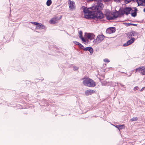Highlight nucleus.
Here are the masks:
<instances>
[{"label":"nucleus","instance_id":"obj_18","mask_svg":"<svg viewBox=\"0 0 145 145\" xmlns=\"http://www.w3.org/2000/svg\"><path fill=\"white\" fill-rule=\"evenodd\" d=\"M131 39L128 40L127 42L129 45L133 43L135 41V39L134 38H132Z\"/></svg>","mask_w":145,"mask_h":145},{"label":"nucleus","instance_id":"obj_21","mask_svg":"<svg viewBox=\"0 0 145 145\" xmlns=\"http://www.w3.org/2000/svg\"><path fill=\"white\" fill-rule=\"evenodd\" d=\"M52 3L51 0H48L46 3V5L48 6H50Z\"/></svg>","mask_w":145,"mask_h":145},{"label":"nucleus","instance_id":"obj_11","mask_svg":"<svg viewBox=\"0 0 145 145\" xmlns=\"http://www.w3.org/2000/svg\"><path fill=\"white\" fill-rule=\"evenodd\" d=\"M85 36L86 37L89 39L90 40H91L93 39L95 36L93 33H85Z\"/></svg>","mask_w":145,"mask_h":145},{"label":"nucleus","instance_id":"obj_27","mask_svg":"<svg viewBox=\"0 0 145 145\" xmlns=\"http://www.w3.org/2000/svg\"><path fill=\"white\" fill-rule=\"evenodd\" d=\"M104 62H105L109 63L110 62V61L108 59L106 58L103 60Z\"/></svg>","mask_w":145,"mask_h":145},{"label":"nucleus","instance_id":"obj_6","mask_svg":"<svg viewBox=\"0 0 145 145\" xmlns=\"http://www.w3.org/2000/svg\"><path fill=\"white\" fill-rule=\"evenodd\" d=\"M132 9L131 8L126 7L124 8L123 11L121 12L120 14L122 15L125 14L126 15H128V14H130V12L132 11Z\"/></svg>","mask_w":145,"mask_h":145},{"label":"nucleus","instance_id":"obj_40","mask_svg":"<svg viewBox=\"0 0 145 145\" xmlns=\"http://www.w3.org/2000/svg\"><path fill=\"white\" fill-rule=\"evenodd\" d=\"M144 88H143L141 89L140 90V91H142L143 89H144Z\"/></svg>","mask_w":145,"mask_h":145},{"label":"nucleus","instance_id":"obj_3","mask_svg":"<svg viewBox=\"0 0 145 145\" xmlns=\"http://www.w3.org/2000/svg\"><path fill=\"white\" fill-rule=\"evenodd\" d=\"M83 83L85 86L89 87H94L95 86V82L92 79L88 78H83Z\"/></svg>","mask_w":145,"mask_h":145},{"label":"nucleus","instance_id":"obj_19","mask_svg":"<svg viewBox=\"0 0 145 145\" xmlns=\"http://www.w3.org/2000/svg\"><path fill=\"white\" fill-rule=\"evenodd\" d=\"M50 23L51 24H54L56 23V19L53 18H52L50 20Z\"/></svg>","mask_w":145,"mask_h":145},{"label":"nucleus","instance_id":"obj_41","mask_svg":"<svg viewBox=\"0 0 145 145\" xmlns=\"http://www.w3.org/2000/svg\"><path fill=\"white\" fill-rule=\"evenodd\" d=\"M114 1H120V0H114Z\"/></svg>","mask_w":145,"mask_h":145},{"label":"nucleus","instance_id":"obj_34","mask_svg":"<svg viewBox=\"0 0 145 145\" xmlns=\"http://www.w3.org/2000/svg\"><path fill=\"white\" fill-rule=\"evenodd\" d=\"M81 39L82 41H83V42H86V39H85L84 37H83V38H81Z\"/></svg>","mask_w":145,"mask_h":145},{"label":"nucleus","instance_id":"obj_22","mask_svg":"<svg viewBox=\"0 0 145 145\" xmlns=\"http://www.w3.org/2000/svg\"><path fill=\"white\" fill-rule=\"evenodd\" d=\"M117 126H118V129L119 130L123 129L125 126L124 125H119Z\"/></svg>","mask_w":145,"mask_h":145},{"label":"nucleus","instance_id":"obj_44","mask_svg":"<svg viewBox=\"0 0 145 145\" xmlns=\"http://www.w3.org/2000/svg\"><path fill=\"white\" fill-rule=\"evenodd\" d=\"M138 1V0H137V1ZM137 2L138 3V5H139V3L138 1H137Z\"/></svg>","mask_w":145,"mask_h":145},{"label":"nucleus","instance_id":"obj_14","mask_svg":"<svg viewBox=\"0 0 145 145\" xmlns=\"http://www.w3.org/2000/svg\"><path fill=\"white\" fill-rule=\"evenodd\" d=\"M95 91L91 89H89L86 91L85 92V94L87 96L91 95L93 93H95Z\"/></svg>","mask_w":145,"mask_h":145},{"label":"nucleus","instance_id":"obj_12","mask_svg":"<svg viewBox=\"0 0 145 145\" xmlns=\"http://www.w3.org/2000/svg\"><path fill=\"white\" fill-rule=\"evenodd\" d=\"M115 31V27H112L107 29L106 30V33L110 34L114 33Z\"/></svg>","mask_w":145,"mask_h":145},{"label":"nucleus","instance_id":"obj_1","mask_svg":"<svg viewBox=\"0 0 145 145\" xmlns=\"http://www.w3.org/2000/svg\"><path fill=\"white\" fill-rule=\"evenodd\" d=\"M88 14L84 15V18L87 19H93L96 22L98 21L99 19L104 18V14L101 11H93Z\"/></svg>","mask_w":145,"mask_h":145},{"label":"nucleus","instance_id":"obj_32","mask_svg":"<svg viewBox=\"0 0 145 145\" xmlns=\"http://www.w3.org/2000/svg\"><path fill=\"white\" fill-rule=\"evenodd\" d=\"M139 89V88L138 86H136L134 88L133 90L135 91Z\"/></svg>","mask_w":145,"mask_h":145},{"label":"nucleus","instance_id":"obj_8","mask_svg":"<svg viewBox=\"0 0 145 145\" xmlns=\"http://www.w3.org/2000/svg\"><path fill=\"white\" fill-rule=\"evenodd\" d=\"M95 1L96 5L94 4V5H93V6H101V7H102V10L103 9V8L104 7L102 3H101L103 0H87L88 1Z\"/></svg>","mask_w":145,"mask_h":145},{"label":"nucleus","instance_id":"obj_29","mask_svg":"<svg viewBox=\"0 0 145 145\" xmlns=\"http://www.w3.org/2000/svg\"><path fill=\"white\" fill-rule=\"evenodd\" d=\"M31 23L36 25H37V24H39V23H37V22H31Z\"/></svg>","mask_w":145,"mask_h":145},{"label":"nucleus","instance_id":"obj_42","mask_svg":"<svg viewBox=\"0 0 145 145\" xmlns=\"http://www.w3.org/2000/svg\"><path fill=\"white\" fill-rule=\"evenodd\" d=\"M118 125H116V126H115V127H116V128H117L118 129Z\"/></svg>","mask_w":145,"mask_h":145},{"label":"nucleus","instance_id":"obj_15","mask_svg":"<svg viewBox=\"0 0 145 145\" xmlns=\"http://www.w3.org/2000/svg\"><path fill=\"white\" fill-rule=\"evenodd\" d=\"M134 9V10H132V12L131 13V16L133 17H135L137 15V8H133Z\"/></svg>","mask_w":145,"mask_h":145},{"label":"nucleus","instance_id":"obj_25","mask_svg":"<svg viewBox=\"0 0 145 145\" xmlns=\"http://www.w3.org/2000/svg\"><path fill=\"white\" fill-rule=\"evenodd\" d=\"M41 25L42 24L40 23H39V24H37L36 25L37 29H39L40 28Z\"/></svg>","mask_w":145,"mask_h":145},{"label":"nucleus","instance_id":"obj_7","mask_svg":"<svg viewBox=\"0 0 145 145\" xmlns=\"http://www.w3.org/2000/svg\"><path fill=\"white\" fill-rule=\"evenodd\" d=\"M138 34V33L136 31H130L128 32L127 33V35L129 39H130L133 38L132 36L135 37Z\"/></svg>","mask_w":145,"mask_h":145},{"label":"nucleus","instance_id":"obj_24","mask_svg":"<svg viewBox=\"0 0 145 145\" xmlns=\"http://www.w3.org/2000/svg\"><path fill=\"white\" fill-rule=\"evenodd\" d=\"M140 2V5L141 6H144L143 5V3H145V0H139V2Z\"/></svg>","mask_w":145,"mask_h":145},{"label":"nucleus","instance_id":"obj_4","mask_svg":"<svg viewBox=\"0 0 145 145\" xmlns=\"http://www.w3.org/2000/svg\"><path fill=\"white\" fill-rule=\"evenodd\" d=\"M135 72L140 73L142 75H145V66H142L135 69Z\"/></svg>","mask_w":145,"mask_h":145},{"label":"nucleus","instance_id":"obj_26","mask_svg":"<svg viewBox=\"0 0 145 145\" xmlns=\"http://www.w3.org/2000/svg\"><path fill=\"white\" fill-rule=\"evenodd\" d=\"M138 119L137 117H134L132 118L131 120L132 121H136L138 120Z\"/></svg>","mask_w":145,"mask_h":145},{"label":"nucleus","instance_id":"obj_39","mask_svg":"<svg viewBox=\"0 0 145 145\" xmlns=\"http://www.w3.org/2000/svg\"><path fill=\"white\" fill-rule=\"evenodd\" d=\"M110 0H104V1L105 2H108V1H110Z\"/></svg>","mask_w":145,"mask_h":145},{"label":"nucleus","instance_id":"obj_36","mask_svg":"<svg viewBox=\"0 0 145 145\" xmlns=\"http://www.w3.org/2000/svg\"><path fill=\"white\" fill-rule=\"evenodd\" d=\"M112 85L114 86H116V83L115 82H113Z\"/></svg>","mask_w":145,"mask_h":145},{"label":"nucleus","instance_id":"obj_23","mask_svg":"<svg viewBox=\"0 0 145 145\" xmlns=\"http://www.w3.org/2000/svg\"><path fill=\"white\" fill-rule=\"evenodd\" d=\"M74 71H77L79 69V67L75 66H73L72 67Z\"/></svg>","mask_w":145,"mask_h":145},{"label":"nucleus","instance_id":"obj_46","mask_svg":"<svg viewBox=\"0 0 145 145\" xmlns=\"http://www.w3.org/2000/svg\"><path fill=\"white\" fill-rule=\"evenodd\" d=\"M121 72L123 73H124V72Z\"/></svg>","mask_w":145,"mask_h":145},{"label":"nucleus","instance_id":"obj_2","mask_svg":"<svg viewBox=\"0 0 145 145\" xmlns=\"http://www.w3.org/2000/svg\"><path fill=\"white\" fill-rule=\"evenodd\" d=\"M100 5L97 6H92L91 7L87 8L85 6H82V8L83 9V12L85 14H88L92 12L93 11H101L102 7Z\"/></svg>","mask_w":145,"mask_h":145},{"label":"nucleus","instance_id":"obj_37","mask_svg":"<svg viewBox=\"0 0 145 145\" xmlns=\"http://www.w3.org/2000/svg\"><path fill=\"white\" fill-rule=\"evenodd\" d=\"M79 37L80 38V39H81V38H83V37L82 35H80Z\"/></svg>","mask_w":145,"mask_h":145},{"label":"nucleus","instance_id":"obj_17","mask_svg":"<svg viewBox=\"0 0 145 145\" xmlns=\"http://www.w3.org/2000/svg\"><path fill=\"white\" fill-rule=\"evenodd\" d=\"M73 43L75 44L78 46L79 47L82 49H83L84 47L81 43L76 41H73Z\"/></svg>","mask_w":145,"mask_h":145},{"label":"nucleus","instance_id":"obj_16","mask_svg":"<svg viewBox=\"0 0 145 145\" xmlns=\"http://www.w3.org/2000/svg\"><path fill=\"white\" fill-rule=\"evenodd\" d=\"M116 11L117 12H114L113 14L112 13H111V15H113V16H111L112 19H112H111V20H114L118 17L119 15V13L117 11Z\"/></svg>","mask_w":145,"mask_h":145},{"label":"nucleus","instance_id":"obj_38","mask_svg":"<svg viewBox=\"0 0 145 145\" xmlns=\"http://www.w3.org/2000/svg\"><path fill=\"white\" fill-rule=\"evenodd\" d=\"M120 86L122 87H124V85H123L122 84L120 83Z\"/></svg>","mask_w":145,"mask_h":145},{"label":"nucleus","instance_id":"obj_35","mask_svg":"<svg viewBox=\"0 0 145 145\" xmlns=\"http://www.w3.org/2000/svg\"><path fill=\"white\" fill-rule=\"evenodd\" d=\"M79 34L80 35H82V32L81 31H80L79 32Z\"/></svg>","mask_w":145,"mask_h":145},{"label":"nucleus","instance_id":"obj_33","mask_svg":"<svg viewBox=\"0 0 145 145\" xmlns=\"http://www.w3.org/2000/svg\"><path fill=\"white\" fill-rule=\"evenodd\" d=\"M129 45L128 44L127 42H126V43L124 44L123 46H127Z\"/></svg>","mask_w":145,"mask_h":145},{"label":"nucleus","instance_id":"obj_28","mask_svg":"<svg viewBox=\"0 0 145 145\" xmlns=\"http://www.w3.org/2000/svg\"><path fill=\"white\" fill-rule=\"evenodd\" d=\"M132 0H125V2L126 4H127L130 2Z\"/></svg>","mask_w":145,"mask_h":145},{"label":"nucleus","instance_id":"obj_30","mask_svg":"<svg viewBox=\"0 0 145 145\" xmlns=\"http://www.w3.org/2000/svg\"><path fill=\"white\" fill-rule=\"evenodd\" d=\"M45 28V26L42 24V25L41 26L40 28V29H44Z\"/></svg>","mask_w":145,"mask_h":145},{"label":"nucleus","instance_id":"obj_31","mask_svg":"<svg viewBox=\"0 0 145 145\" xmlns=\"http://www.w3.org/2000/svg\"><path fill=\"white\" fill-rule=\"evenodd\" d=\"M134 70L131 71L129 73V74H127V75L128 76H130L132 74V72Z\"/></svg>","mask_w":145,"mask_h":145},{"label":"nucleus","instance_id":"obj_10","mask_svg":"<svg viewBox=\"0 0 145 145\" xmlns=\"http://www.w3.org/2000/svg\"><path fill=\"white\" fill-rule=\"evenodd\" d=\"M69 4V7L70 10H72L75 8V3L74 1H71L70 0L68 1Z\"/></svg>","mask_w":145,"mask_h":145},{"label":"nucleus","instance_id":"obj_20","mask_svg":"<svg viewBox=\"0 0 145 145\" xmlns=\"http://www.w3.org/2000/svg\"><path fill=\"white\" fill-rule=\"evenodd\" d=\"M123 24L127 26L128 27L130 25H134V26H136L137 25V24H132V23H124Z\"/></svg>","mask_w":145,"mask_h":145},{"label":"nucleus","instance_id":"obj_43","mask_svg":"<svg viewBox=\"0 0 145 145\" xmlns=\"http://www.w3.org/2000/svg\"><path fill=\"white\" fill-rule=\"evenodd\" d=\"M143 11L144 12H145V8H144L143 10Z\"/></svg>","mask_w":145,"mask_h":145},{"label":"nucleus","instance_id":"obj_45","mask_svg":"<svg viewBox=\"0 0 145 145\" xmlns=\"http://www.w3.org/2000/svg\"><path fill=\"white\" fill-rule=\"evenodd\" d=\"M43 80V79H42V80H41V81H42Z\"/></svg>","mask_w":145,"mask_h":145},{"label":"nucleus","instance_id":"obj_9","mask_svg":"<svg viewBox=\"0 0 145 145\" xmlns=\"http://www.w3.org/2000/svg\"><path fill=\"white\" fill-rule=\"evenodd\" d=\"M111 13L110 11L108 10H106L105 11V15L106 17V19L108 20H111L112 19L111 16L110 15H111Z\"/></svg>","mask_w":145,"mask_h":145},{"label":"nucleus","instance_id":"obj_5","mask_svg":"<svg viewBox=\"0 0 145 145\" xmlns=\"http://www.w3.org/2000/svg\"><path fill=\"white\" fill-rule=\"evenodd\" d=\"M105 37L103 34L98 35L97 36L96 39H95L93 42L95 43H100L104 39Z\"/></svg>","mask_w":145,"mask_h":145},{"label":"nucleus","instance_id":"obj_13","mask_svg":"<svg viewBox=\"0 0 145 145\" xmlns=\"http://www.w3.org/2000/svg\"><path fill=\"white\" fill-rule=\"evenodd\" d=\"M83 50L84 51H89L90 54H92L93 52V49L91 47H87L86 48L84 47Z\"/></svg>","mask_w":145,"mask_h":145}]
</instances>
